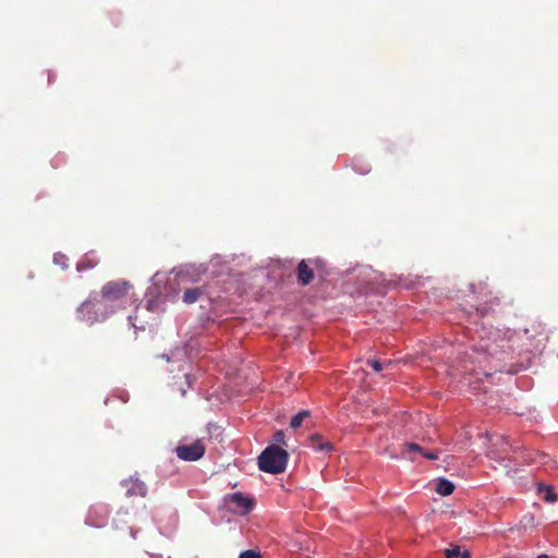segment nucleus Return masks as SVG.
<instances>
[{"mask_svg": "<svg viewBox=\"0 0 558 558\" xmlns=\"http://www.w3.org/2000/svg\"><path fill=\"white\" fill-rule=\"evenodd\" d=\"M195 282L197 278L191 269L178 270L173 277L157 271L145 291L146 310L153 313L163 311L167 302L175 301L186 284Z\"/></svg>", "mask_w": 558, "mask_h": 558, "instance_id": "nucleus-1", "label": "nucleus"}, {"mask_svg": "<svg viewBox=\"0 0 558 558\" xmlns=\"http://www.w3.org/2000/svg\"><path fill=\"white\" fill-rule=\"evenodd\" d=\"M116 311L114 304H109L98 291L93 290L88 293L87 299L76 307L75 313L78 322L94 326L106 322Z\"/></svg>", "mask_w": 558, "mask_h": 558, "instance_id": "nucleus-2", "label": "nucleus"}, {"mask_svg": "<svg viewBox=\"0 0 558 558\" xmlns=\"http://www.w3.org/2000/svg\"><path fill=\"white\" fill-rule=\"evenodd\" d=\"M289 457V452L283 448L269 445L258 456L257 465L265 473L281 474L287 469Z\"/></svg>", "mask_w": 558, "mask_h": 558, "instance_id": "nucleus-3", "label": "nucleus"}, {"mask_svg": "<svg viewBox=\"0 0 558 558\" xmlns=\"http://www.w3.org/2000/svg\"><path fill=\"white\" fill-rule=\"evenodd\" d=\"M256 506V499L253 496L245 495L242 492L226 494L221 499V508L227 512L245 517L250 514Z\"/></svg>", "mask_w": 558, "mask_h": 558, "instance_id": "nucleus-4", "label": "nucleus"}, {"mask_svg": "<svg viewBox=\"0 0 558 558\" xmlns=\"http://www.w3.org/2000/svg\"><path fill=\"white\" fill-rule=\"evenodd\" d=\"M154 521L160 532L166 537H171L179 526V515L173 509L161 508L154 512Z\"/></svg>", "mask_w": 558, "mask_h": 558, "instance_id": "nucleus-5", "label": "nucleus"}, {"mask_svg": "<svg viewBox=\"0 0 558 558\" xmlns=\"http://www.w3.org/2000/svg\"><path fill=\"white\" fill-rule=\"evenodd\" d=\"M132 288L133 286L130 281L117 279L106 282L98 292L109 304H113L124 299Z\"/></svg>", "mask_w": 558, "mask_h": 558, "instance_id": "nucleus-6", "label": "nucleus"}, {"mask_svg": "<svg viewBox=\"0 0 558 558\" xmlns=\"http://www.w3.org/2000/svg\"><path fill=\"white\" fill-rule=\"evenodd\" d=\"M294 272L292 259H275L268 266V277L277 284H284L291 281Z\"/></svg>", "mask_w": 558, "mask_h": 558, "instance_id": "nucleus-7", "label": "nucleus"}, {"mask_svg": "<svg viewBox=\"0 0 558 558\" xmlns=\"http://www.w3.org/2000/svg\"><path fill=\"white\" fill-rule=\"evenodd\" d=\"M111 514V509L106 504H95L89 507L85 518V523L93 527H104L107 525Z\"/></svg>", "mask_w": 558, "mask_h": 558, "instance_id": "nucleus-8", "label": "nucleus"}, {"mask_svg": "<svg viewBox=\"0 0 558 558\" xmlns=\"http://www.w3.org/2000/svg\"><path fill=\"white\" fill-rule=\"evenodd\" d=\"M206 447L202 444L201 439H196L189 445H178L175 447V453L180 460L186 462L198 461L204 457Z\"/></svg>", "mask_w": 558, "mask_h": 558, "instance_id": "nucleus-9", "label": "nucleus"}, {"mask_svg": "<svg viewBox=\"0 0 558 558\" xmlns=\"http://www.w3.org/2000/svg\"><path fill=\"white\" fill-rule=\"evenodd\" d=\"M121 486L125 488L128 497H146L148 493L147 485L140 480L137 473L121 481Z\"/></svg>", "mask_w": 558, "mask_h": 558, "instance_id": "nucleus-10", "label": "nucleus"}, {"mask_svg": "<svg viewBox=\"0 0 558 558\" xmlns=\"http://www.w3.org/2000/svg\"><path fill=\"white\" fill-rule=\"evenodd\" d=\"M293 275H295L296 282L299 286H301V287L310 286L315 278L314 267H313L312 263L310 262V258L300 260L298 263L296 267H294Z\"/></svg>", "mask_w": 558, "mask_h": 558, "instance_id": "nucleus-11", "label": "nucleus"}, {"mask_svg": "<svg viewBox=\"0 0 558 558\" xmlns=\"http://www.w3.org/2000/svg\"><path fill=\"white\" fill-rule=\"evenodd\" d=\"M100 259L95 250H90L82 255V257L75 264V270L78 274L92 270L98 266Z\"/></svg>", "mask_w": 558, "mask_h": 558, "instance_id": "nucleus-12", "label": "nucleus"}, {"mask_svg": "<svg viewBox=\"0 0 558 558\" xmlns=\"http://www.w3.org/2000/svg\"><path fill=\"white\" fill-rule=\"evenodd\" d=\"M310 262L312 263L314 267V272L317 274L319 280L322 282H326L330 280L331 271L326 263L325 259L320 257L316 258H310Z\"/></svg>", "mask_w": 558, "mask_h": 558, "instance_id": "nucleus-13", "label": "nucleus"}, {"mask_svg": "<svg viewBox=\"0 0 558 558\" xmlns=\"http://www.w3.org/2000/svg\"><path fill=\"white\" fill-rule=\"evenodd\" d=\"M307 442L315 451H331L333 448L332 444L324 440V437L318 433L308 436Z\"/></svg>", "mask_w": 558, "mask_h": 558, "instance_id": "nucleus-14", "label": "nucleus"}, {"mask_svg": "<svg viewBox=\"0 0 558 558\" xmlns=\"http://www.w3.org/2000/svg\"><path fill=\"white\" fill-rule=\"evenodd\" d=\"M205 293L204 287L186 288L184 289L182 301L185 304H193Z\"/></svg>", "mask_w": 558, "mask_h": 558, "instance_id": "nucleus-15", "label": "nucleus"}, {"mask_svg": "<svg viewBox=\"0 0 558 558\" xmlns=\"http://www.w3.org/2000/svg\"><path fill=\"white\" fill-rule=\"evenodd\" d=\"M524 332L529 335L530 338L545 336V338L547 339L545 325H543L538 320H531L529 326L524 328Z\"/></svg>", "mask_w": 558, "mask_h": 558, "instance_id": "nucleus-16", "label": "nucleus"}, {"mask_svg": "<svg viewBox=\"0 0 558 558\" xmlns=\"http://www.w3.org/2000/svg\"><path fill=\"white\" fill-rule=\"evenodd\" d=\"M454 490V484L447 478H440L436 486V492L441 496H449Z\"/></svg>", "mask_w": 558, "mask_h": 558, "instance_id": "nucleus-17", "label": "nucleus"}, {"mask_svg": "<svg viewBox=\"0 0 558 558\" xmlns=\"http://www.w3.org/2000/svg\"><path fill=\"white\" fill-rule=\"evenodd\" d=\"M107 17L110 22V25L118 28L120 27L122 24H123V14L121 11L119 10H112V11H109L108 14H107Z\"/></svg>", "mask_w": 558, "mask_h": 558, "instance_id": "nucleus-18", "label": "nucleus"}, {"mask_svg": "<svg viewBox=\"0 0 558 558\" xmlns=\"http://www.w3.org/2000/svg\"><path fill=\"white\" fill-rule=\"evenodd\" d=\"M445 557L446 558H470L471 555L468 550L461 551L460 547L456 546L453 548L445 549Z\"/></svg>", "mask_w": 558, "mask_h": 558, "instance_id": "nucleus-19", "label": "nucleus"}, {"mask_svg": "<svg viewBox=\"0 0 558 558\" xmlns=\"http://www.w3.org/2000/svg\"><path fill=\"white\" fill-rule=\"evenodd\" d=\"M53 263L61 267L62 270H66L69 268V258L68 256L62 252H56L53 254Z\"/></svg>", "mask_w": 558, "mask_h": 558, "instance_id": "nucleus-20", "label": "nucleus"}, {"mask_svg": "<svg viewBox=\"0 0 558 558\" xmlns=\"http://www.w3.org/2000/svg\"><path fill=\"white\" fill-rule=\"evenodd\" d=\"M307 416H310V412L306 410L296 413L295 415L292 416L290 426L294 429L301 427L303 420Z\"/></svg>", "mask_w": 558, "mask_h": 558, "instance_id": "nucleus-21", "label": "nucleus"}, {"mask_svg": "<svg viewBox=\"0 0 558 558\" xmlns=\"http://www.w3.org/2000/svg\"><path fill=\"white\" fill-rule=\"evenodd\" d=\"M276 446H287L286 434L282 429H277L271 436V444Z\"/></svg>", "mask_w": 558, "mask_h": 558, "instance_id": "nucleus-22", "label": "nucleus"}, {"mask_svg": "<svg viewBox=\"0 0 558 558\" xmlns=\"http://www.w3.org/2000/svg\"><path fill=\"white\" fill-rule=\"evenodd\" d=\"M207 430L210 434V436L214 435L216 437L220 436L223 432L221 426H219L217 423H213V422L207 424Z\"/></svg>", "mask_w": 558, "mask_h": 558, "instance_id": "nucleus-23", "label": "nucleus"}, {"mask_svg": "<svg viewBox=\"0 0 558 558\" xmlns=\"http://www.w3.org/2000/svg\"><path fill=\"white\" fill-rule=\"evenodd\" d=\"M239 558H262V555L257 550L247 549L239 555Z\"/></svg>", "mask_w": 558, "mask_h": 558, "instance_id": "nucleus-24", "label": "nucleus"}, {"mask_svg": "<svg viewBox=\"0 0 558 558\" xmlns=\"http://www.w3.org/2000/svg\"><path fill=\"white\" fill-rule=\"evenodd\" d=\"M65 161V155L64 154H58L56 155L52 160H51V165L52 167H59L62 162Z\"/></svg>", "mask_w": 558, "mask_h": 558, "instance_id": "nucleus-25", "label": "nucleus"}, {"mask_svg": "<svg viewBox=\"0 0 558 558\" xmlns=\"http://www.w3.org/2000/svg\"><path fill=\"white\" fill-rule=\"evenodd\" d=\"M367 365H371L375 372H380L384 366L383 364L377 360H367Z\"/></svg>", "mask_w": 558, "mask_h": 558, "instance_id": "nucleus-26", "label": "nucleus"}, {"mask_svg": "<svg viewBox=\"0 0 558 558\" xmlns=\"http://www.w3.org/2000/svg\"><path fill=\"white\" fill-rule=\"evenodd\" d=\"M405 447L409 451H416V452H420L421 454H423V452H424L423 448L414 442H409L405 445Z\"/></svg>", "mask_w": 558, "mask_h": 558, "instance_id": "nucleus-27", "label": "nucleus"}, {"mask_svg": "<svg viewBox=\"0 0 558 558\" xmlns=\"http://www.w3.org/2000/svg\"><path fill=\"white\" fill-rule=\"evenodd\" d=\"M57 80V74L54 71L52 70H47V83L48 85H51L56 82Z\"/></svg>", "mask_w": 558, "mask_h": 558, "instance_id": "nucleus-28", "label": "nucleus"}, {"mask_svg": "<svg viewBox=\"0 0 558 558\" xmlns=\"http://www.w3.org/2000/svg\"><path fill=\"white\" fill-rule=\"evenodd\" d=\"M544 499L546 501H549V502L555 501L556 500V495H555V493L551 489H547L546 494L544 496Z\"/></svg>", "mask_w": 558, "mask_h": 558, "instance_id": "nucleus-29", "label": "nucleus"}, {"mask_svg": "<svg viewBox=\"0 0 558 558\" xmlns=\"http://www.w3.org/2000/svg\"><path fill=\"white\" fill-rule=\"evenodd\" d=\"M423 456L429 460H437L438 459V452H423Z\"/></svg>", "mask_w": 558, "mask_h": 558, "instance_id": "nucleus-30", "label": "nucleus"}, {"mask_svg": "<svg viewBox=\"0 0 558 558\" xmlns=\"http://www.w3.org/2000/svg\"><path fill=\"white\" fill-rule=\"evenodd\" d=\"M47 196H48V193H47V192H45V191H43V192H40V193H38V194L36 195V201H39L40 198H43V197H47Z\"/></svg>", "mask_w": 558, "mask_h": 558, "instance_id": "nucleus-31", "label": "nucleus"}, {"mask_svg": "<svg viewBox=\"0 0 558 558\" xmlns=\"http://www.w3.org/2000/svg\"><path fill=\"white\" fill-rule=\"evenodd\" d=\"M138 530H135L134 527H130V534L135 539L137 536Z\"/></svg>", "mask_w": 558, "mask_h": 558, "instance_id": "nucleus-32", "label": "nucleus"}, {"mask_svg": "<svg viewBox=\"0 0 558 558\" xmlns=\"http://www.w3.org/2000/svg\"><path fill=\"white\" fill-rule=\"evenodd\" d=\"M150 558H163L161 554L147 553Z\"/></svg>", "mask_w": 558, "mask_h": 558, "instance_id": "nucleus-33", "label": "nucleus"}, {"mask_svg": "<svg viewBox=\"0 0 558 558\" xmlns=\"http://www.w3.org/2000/svg\"><path fill=\"white\" fill-rule=\"evenodd\" d=\"M226 277L227 278L225 280H222L223 283H227L231 279V275L228 272V274H226Z\"/></svg>", "mask_w": 558, "mask_h": 558, "instance_id": "nucleus-34", "label": "nucleus"}, {"mask_svg": "<svg viewBox=\"0 0 558 558\" xmlns=\"http://www.w3.org/2000/svg\"><path fill=\"white\" fill-rule=\"evenodd\" d=\"M128 319H129V323H130L133 327H135V324H134V322H133V317H132V316H129V318H128Z\"/></svg>", "mask_w": 558, "mask_h": 558, "instance_id": "nucleus-35", "label": "nucleus"}, {"mask_svg": "<svg viewBox=\"0 0 558 558\" xmlns=\"http://www.w3.org/2000/svg\"><path fill=\"white\" fill-rule=\"evenodd\" d=\"M537 558H548V556L543 554V555L537 556Z\"/></svg>", "mask_w": 558, "mask_h": 558, "instance_id": "nucleus-36", "label": "nucleus"}, {"mask_svg": "<svg viewBox=\"0 0 558 558\" xmlns=\"http://www.w3.org/2000/svg\"><path fill=\"white\" fill-rule=\"evenodd\" d=\"M229 290H230V289H229V288H227V287H223V288H222V291H223V292H228Z\"/></svg>", "mask_w": 558, "mask_h": 558, "instance_id": "nucleus-37", "label": "nucleus"}]
</instances>
